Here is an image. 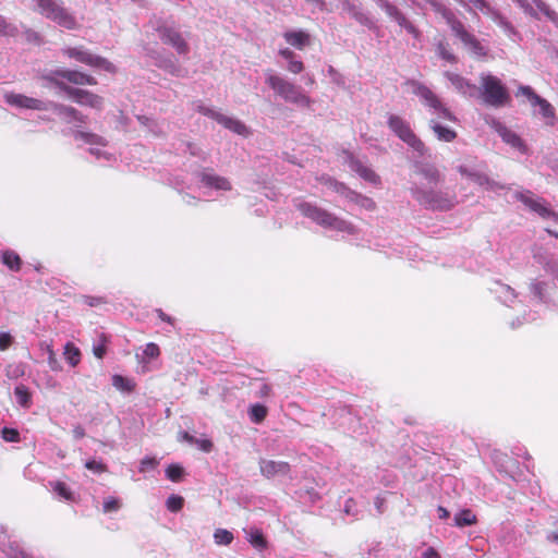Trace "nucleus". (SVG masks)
I'll list each match as a JSON object with an SVG mask.
<instances>
[{
	"label": "nucleus",
	"instance_id": "nucleus-1",
	"mask_svg": "<svg viewBox=\"0 0 558 558\" xmlns=\"http://www.w3.org/2000/svg\"><path fill=\"white\" fill-rule=\"evenodd\" d=\"M4 99L7 104L16 108L39 111L53 110L66 123L77 122L80 125H82L85 124L87 121V117L81 113L75 108L58 104L54 101H44L37 98L15 93L5 94Z\"/></svg>",
	"mask_w": 558,
	"mask_h": 558
},
{
	"label": "nucleus",
	"instance_id": "nucleus-2",
	"mask_svg": "<svg viewBox=\"0 0 558 558\" xmlns=\"http://www.w3.org/2000/svg\"><path fill=\"white\" fill-rule=\"evenodd\" d=\"M433 7L435 12L446 21L452 34L460 39L468 51L476 57H485L487 54L486 48L465 28L464 24L457 17L451 9L441 3H434Z\"/></svg>",
	"mask_w": 558,
	"mask_h": 558
},
{
	"label": "nucleus",
	"instance_id": "nucleus-3",
	"mask_svg": "<svg viewBox=\"0 0 558 558\" xmlns=\"http://www.w3.org/2000/svg\"><path fill=\"white\" fill-rule=\"evenodd\" d=\"M266 84L274 90L275 95L287 102L299 107H310L312 100L306 96L300 86H296L284 76L276 73L272 69L264 71Z\"/></svg>",
	"mask_w": 558,
	"mask_h": 558
},
{
	"label": "nucleus",
	"instance_id": "nucleus-4",
	"mask_svg": "<svg viewBox=\"0 0 558 558\" xmlns=\"http://www.w3.org/2000/svg\"><path fill=\"white\" fill-rule=\"evenodd\" d=\"M149 25L158 33L160 40L171 46L179 54L186 56L190 52V46L173 16L154 15L149 20Z\"/></svg>",
	"mask_w": 558,
	"mask_h": 558
},
{
	"label": "nucleus",
	"instance_id": "nucleus-5",
	"mask_svg": "<svg viewBox=\"0 0 558 558\" xmlns=\"http://www.w3.org/2000/svg\"><path fill=\"white\" fill-rule=\"evenodd\" d=\"M410 192L421 206L429 210L448 211L457 205L456 194L447 190L426 189L413 184Z\"/></svg>",
	"mask_w": 558,
	"mask_h": 558
},
{
	"label": "nucleus",
	"instance_id": "nucleus-6",
	"mask_svg": "<svg viewBox=\"0 0 558 558\" xmlns=\"http://www.w3.org/2000/svg\"><path fill=\"white\" fill-rule=\"evenodd\" d=\"M296 208L304 217L311 219L325 229L344 232L348 234H355L356 232L355 227L350 221L339 218L312 203L301 202L296 205Z\"/></svg>",
	"mask_w": 558,
	"mask_h": 558
},
{
	"label": "nucleus",
	"instance_id": "nucleus-7",
	"mask_svg": "<svg viewBox=\"0 0 558 558\" xmlns=\"http://www.w3.org/2000/svg\"><path fill=\"white\" fill-rule=\"evenodd\" d=\"M405 84L411 87V92L420 98L433 116L451 122L457 121V117L428 86L416 80H409Z\"/></svg>",
	"mask_w": 558,
	"mask_h": 558
},
{
	"label": "nucleus",
	"instance_id": "nucleus-8",
	"mask_svg": "<svg viewBox=\"0 0 558 558\" xmlns=\"http://www.w3.org/2000/svg\"><path fill=\"white\" fill-rule=\"evenodd\" d=\"M478 96L483 101L495 108H500L510 101L507 87L497 77L488 73L480 75Z\"/></svg>",
	"mask_w": 558,
	"mask_h": 558
},
{
	"label": "nucleus",
	"instance_id": "nucleus-9",
	"mask_svg": "<svg viewBox=\"0 0 558 558\" xmlns=\"http://www.w3.org/2000/svg\"><path fill=\"white\" fill-rule=\"evenodd\" d=\"M33 1L35 2V11L44 17L66 29H75L77 27L76 19L63 5L61 0Z\"/></svg>",
	"mask_w": 558,
	"mask_h": 558
},
{
	"label": "nucleus",
	"instance_id": "nucleus-10",
	"mask_svg": "<svg viewBox=\"0 0 558 558\" xmlns=\"http://www.w3.org/2000/svg\"><path fill=\"white\" fill-rule=\"evenodd\" d=\"M457 171L464 178L470 179L488 191L509 190L510 187L492 180L485 172L482 163L470 159L457 167Z\"/></svg>",
	"mask_w": 558,
	"mask_h": 558
},
{
	"label": "nucleus",
	"instance_id": "nucleus-11",
	"mask_svg": "<svg viewBox=\"0 0 558 558\" xmlns=\"http://www.w3.org/2000/svg\"><path fill=\"white\" fill-rule=\"evenodd\" d=\"M387 124L389 129L402 142L416 151L420 157L426 154L427 149L424 143L415 135L408 121L397 114H389Z\"/></svg>",
	"mask_w": 558,
	"mask_h": 558
},
{
	"label": "nucleus",
	"instance_id": "nucleus-12",
	"mask_svg": "<svg viewBox=\"0 0 558 558\" xmlns=\"http://www.w3.org/2000/svg\"><path fill=\"white\" fill-rule=\"evenodd\" d=\"M61 51L64 56L75 59L77 62L84 63L92 68L104 70L109 73L116 72V66L110 61L89 52L84 47H66Z\"/></svg>",
	"mask_w": 558,
	"mask_h": 558
},
{
	"label": "nucleus",
	"instance_id": "nucleus-13",
	"mask_svg": "<svg viewBox=\"0 0 558 558\" xmlns=\"http://www.w3.org/2000/svg\"><path fill=\"white\" fill-rule=\"evenodd\" d=\"M517 97L524 96L532 107H538V113L545 121L546 125L553 126L556 122L555 109L549 101L537 95L531 86L520 85L515 94Z\"/></svg>",
	"mask_w": 558,
	"mask_h": 558
},
{
	"label": "nucleus",
	"instance_id": "nucleus-14",
	"mask_svg": "<svg viewBox=\"0 0 558 558\" xmlns=\"http://www.w3.org/2000/svg\"><path fill=\"white\" fill-rule=\"evenodd\" d=\"M72 135L75 141L83 142L86 145H89L88 151L95 156L96 159L100 160L104 159L106 161H110L112 159V155L100 149V147L107 146L108 142L105 137L92 133V132H85V131H72Z\"/></svg>",
	"mask_w": 558,
	"mask_h": 558
},
{
	"label": "nucleus",
	"instance_id": "nucleus-15",
	"mask_svg": "<svg viewBox=\"0 0 558 558\" xmlns=\"http://www.w3.org/2000/svg\"><path fill=\"white\" fill-rule=\"evenodd\" d=\"M513 197L544 219L558 218V215L547 206L546 202L542 197L535 196L531 191H517Z\"/></svg>",
	"mask_w": 558,
	"mask_h": 558
},
{
	"label": "nucleus",
	"instance_id": "nucleus-16",
	"mask_svg": "<svg viewBox=\"0 0 558 558\" xmlns=\"http://www.w3.org/2000/svg\"><path fill=\"white\" fill-rule=\"evenodd\" d=\"M57 85L78 105L88 106L94 109H101L102 98L100 96L85 89L71 87L64 83L58 82Z\"/></svg>",
	"mask_w": 558,
	"mask_h": 558
},
{
	"label": "nucleus",
	"instance_id": "nucleus-17",
	"mask_svg": "<svg viewBox=\"0 0 558 558\" xmlns=\"http://www.w3.org/2000/svg\"><path fill=\"white\" fill-rule=\"evenodd\" d=\"M343 161L345 165L349 166V168L353 172H355L363 180L374 185H378L380 183L379 175L372 168H369L363 161L357 159L352 153L344 151Z\"/></svg>",
	"mask_w": 558,
	"mask_h": 558
},
{
	"label": "nucleus",
	"instance_id": "nucleus-18",
	"mask_svg": "<svg viewBox=\"0 0 558 558\" xmlns=\"http://www.w3.org/2000/svg\"><path fill=\"white\" fill-rule=\"evenodd\" d=\"M324 181L328 187H330L335 192L343 195L344 197L349 198L350 201L356 202L361 206H363L367 209L375 208V203L373 202V199L356 194L355 192L350 190L348 186H345L343 183H340L329 177L324 179Z\"/></svg>",
	"mask_w": 558,
	"mask_h": 558
},
{
	"label": "nucleus",
	"instance_id": "nucleus-19",
	"mask_svg": "<svg viewBox=\"0 0 558 558\" xmlns=\"http://www.w3.org/2000/svg\"><path fill=\"white\" fill-rule=\"evenodd\" d=\"M197 178L203 186L216 190V191H230L232 185L230 181L221 175H218L211 169H203L197 173Z\"/></svg>",
	"mask_w": 558,
	"mask_h": 558
},
{
	"label": "nucleus",
	"instance_id": "nucleus-20",
	"mask_svg": "<svg viewBox=\"0 0 558 558\" xmlns=\"http://www.w3.org/2000/svg\"><path fill=\"white\" fill-rule=\"evenodd\" d=\"M258 464L262 475L266 478L288 475L291 470L290 464L286 461L260 459Z\"/></svg>",
	"mask_w": 558,
	"mask_h": 558
},
{
	"label": "nucleus",
	"instance_id": "nucleus-21",
	"mask_svg": "<svg viewBox=\"0 0 558 558\" xmlns=\"http://www.w3.org/2000/svg\"><path fill=\"white\" fill-rule=\"evenodd\" d=\"M447 78L450 81L452 86L462 95L466 97H477L478 88L475 84L471 83L469 80L463 76L454 73H446Z\"/></svg>",
	"mask_w": 558,
	"mask_h": 558
},
{
	"label": "nucleus",
	"instance_id": "nucleus-22",
	"mask_svg": "<svg viewBox=\"0 0 558 558\" xmlns=\"http://www.w3.org/2000/svg\"><path fill=\"white\" fill-rule=\"evenodd\" d=\"M413 168L416 174L423 177L430 184H437L441 180L440 171L430 162L415 160Z\"/></svg>",
	"mask_w": 558,
	"mask_h": 558
},
{
	"label": "nucleus",
	"instance_id": "nucleus-23",
	"mask_svg": "<svg viewBox=\"0 0 558 558\" xmlns=\"http://www.w3.org/2000/svg\"><path fill=\"white\" fill-rule=\"evenodd\" d=\"M53 73L75 85H96L97 83L93 76L75 70H57Z\"/></svg>",
	"mask_w": 558,
	"mask_h": 558
},
{
	"label": "nucleus",
	"instance_id": "nucleus-24",
	"mask_svg": "<svg viewBox=\"0 0 558 558\" xmlns=\"http://www.w3.org/2000/svg\"><path fill=\"white\" fill-rule=\"evenodd\" d=\"M490 291L496 295V298L509 307H513L514 303H519L517 301L518 294L517 292L508 284L496 282Z\"/></svg>",
	"mask_w": 558,
	"mask_h": 558
},
{
	"label": "nucleus",
	"instance_id": "nucleus-25",
	"mask_svg": "<svg viewBox=\"0 0 558 558\" xmlns=\"http://www.w3.org/2000/svg\"><path fill=\"white\" fill-rule=\"evenodd\" d=\"M493 128L499 134L504 142L511 145L512 147L524 151L525 145L518 134L509 130L506 125L500 122H494Z\"/></svg>",
	"mask_w": 558,
	"mask_h": 558
},
{
	"label": "nucleus",
	"instance_id": "nucleus-26",
	"mask_svg": "<svg viewBox=\"0 0 558 558\" xmlns=\"http://www.w3.org/2000/svg\"><path fill=\"white\" fill-rule=\"evenodd\" d=\"M486 15L490 17L512 41H518L520 39L519 33L515 31L512 24L497 10L493 8L490 13H487Z\"/></svg>",
	"mask_w": 558,
	"mask_h": 558
},
{
	"label": "nucleus",
	"instance_id": "nucleus-27",
	"mask_svg": "<svg viewBox=\"0 0 558 558\" xmlns=\"http://www.w3.org/2000/svg\"><path fill=\"white\" fill-rule=\"evenodd\" d=\"M284 40L292 47L302 50L311 44V36L305 31H288L283 34Z\"/></svg>",
	"mask_w": 558,
	"mask_h": 558
},
{
	"label": "nucleus",
	"instance_id": "nucleus-28",
	"mask_svg": "<svg viewBox=\"0 0 558 558\" xmlns=\"http://www.w3.org/2000/svg\"><path fill=\"white\" fill-rule=\"evenodd\" d=\"M343 9L355 19L361 25L368 27L369 29L375 27V22L373 19L365 12H363L359 7L353 3L345 2Z\"/></svg>",
	"mask_w": 558,
	"mask_h": 558
},
{
	"label": "nucleus",
	"instance_id": "nucleus-29",
	"mask_svg": "<svg viewBox=\"0 0 558 558\" xmlns=\"http://www.w3.org/2000/svg\"><path fill=\"white\" fill-rule=\"evenodd\" d=\"M217 122L219 124L223 125L226 129H228L239 135L247 136L250 134L246 125L238 119H234V118H231V117L220 113V116H218Z\"/></svg>",
	"mask_w": 558,
	"mask_h": 558
},
{
	"label": "nucleus",
	"instance_id": "nucleus-30",
	"mask_svg": "<svg viewBox=\"0 0 558 558\" xmlns=\"http://www.w3.org/2000/svg\"><path fill=\"white\" fill-rule=\"evenodd\" d=\"M428 124L429 128L434 131L436 137L441 142L450 143L457 137L456 131L444 126L436 119H430Z\"/></svg>",
	"mask_w": 558,
	"mask_h": 558
},
{
	"label": "nucleus",
	"instance_id": "nucleus-31",
	"mask_svg": "<svg viewBox=\"0 0 558 558\" xmlns=\"http://www.w3.org/2000/svg\"><path fill=\"white\" fill-rule=\"evenodd\" d=\"M246 541L257 550H264L267 547V541L259 529H244Z\"/></svg>",
	"mask_w": 558,
	"mask_h": 558
},
{
	"label": "nucleus",
	"instance_id": "nucleus-32",
	"mask_svg": "<svg viewBox=\"0 0 558 558\" xmlns=\"http://www.w3.org/2000/svg\"><path fill=\"white\" fill-rule=\"evenodd\" d=\"M392 20H395L398 25L404 28L410 35H412L415 39L421 38V32L416 28V26L410 22L405 15L397 8L396 13L390 15Z\"/></svg>",
	"mask_w": 558,
	"mask_h": 558
},
{
	"label": "nucleus",
	"instance_id": "nucleus-33",
	"mask_svg": "<svg viewBox=\"0 0 558 558\" xmlns=\"http://www.w3.org/2000/svg\"><path fill=\"white\" fill-rule=\"evenodd\" d=\"M459 2L463 8H465L469 12L475 13L476 11H480L484 15L487 13H490V10L493 9L485 0H456Z\"/></svg>",
	"mask_w": 558,
	"mask_h": 558
},
{
	"label": "nucleus",
	"instance_id": "nucleus-34",
	"mask_svg": "<svg viewBox=\"0 0 558 558\" xmlns=\"http://www.w3.org/2000/svg\"><path fill=\"white\" fill-rule=\"evenodd\" d=\"M547 283L545 281L533 280L531 281L529 289L532 296L539 303H547Z\"/></svg>",
	"mask_w": 558,
	"mask_h": 558
},
{
	"label": "nucleus",
	"instance_id": "nucleus-35",
	"mask_svg": "<svg viewBox=\"0 0 558 558\" xmlns=\"http://www.w3.org/2000/svg\"><path fill=\"white\" fill-rule=\"evenodd\" d=\"M14 396L16 399V402L20 407L24 409H29L32 405V395L29 392V389L23 385L20 384L14 389Z\"/></svg>",
	"mask_w": 558,
	"mask_h": 558
},
{
	"label": "nucleus",
	"instance_id": "nucleus-36",
	"mask_svg": "<svg viewBox=\"0 0 558 558\" xmlns=\"http://www.w3.org/2000/svg\"><path fill=\"white\" fill-rule=\"evenodd\" d=\"M476 517L470 509H464L454 515V524L459 527L472 525L475 523Z\"/></svg>",
	"mask_w": 558,
	"mask_h": 558
},
{
	"label": "nucleus",
	"instance_id": "nucleus-37",
	"mask_svg": "<svg viewBox=\"0 0 558 558\" xmlns=\"http://www.w3.org/2000/svg\"><path fill=\"white\" fill-rule=\"evenodd\" d=\"M64 359L71 366H76L81 361L80 350L71 342L64 345L63 352Z\"/></svg>",
	"mask_w": 558,
	"mask_h": 558
},
{
	"label": "nucleus",
	"instance_id": "nucleus-38",
	"mask_svg": "<svg viewBox=\"0 0 558 558\" xmlns=\"http://www.w3.org/2000/svg\"><path fill=\"white\" fill-rule=\"evenodd\" d=\"M2 263L8 266L11 270H20L21 268V258L13 251H5L2 253Z\"/></svg>",
	"mask_w": 558,
	"mask_h": 558
},
{
	"label": "nucleus",
	"instance_id": "nucleus-39",
	"mask_svg": "<svg viewBox=\"0 0 558 558\" xmlns=\"http://www.w3.org/2000/svg\"><path fill=\"white\" fill-rule=\"evenodd\" d=\"M248 415L253 423L259 424L267 415V408L263 404L255 403L250 407Z\"/></svg>",
	"mask_w": 558,
	"mask_h": 558
},
{
	"label": "nucleus",
	"instance_id": "nucleus-40",
	"mask_svg": "<svg viewBox=\"0 0 558 558\" xmlns=\"http://www.w3.org/2000/svg\"><path fill=\"white\" fill-rule=\"evenodd\" d=\"M536 8L555 25L558 26V14L549 8L547 3L542 0H534Z\"/></svg>",
	"mask_w": 558,
	"mask_h": 558
},
{
	"label": "nucleus",
	"instance_id": "nucleus-41",
	"mask_svg": "<svg viewBox=\"0 0 558 558\" xmlns=\"http://www.w3.org/2000/svg\"><path fill=\"white\" fill-rule=\"evenodd\" d=\"M214 541L217 545H229L233 541V534L225 529H217L214 533Z\"/></svg>",
	"mask_w": 558,
	"mask_h": 558
},
{
	"label": "nucleus",
	"instance_id": "nucleus-42",
	"mask_svg": "<svg viewBox=\"0 0 558 558\" xmlns=\"http://www.w3.org/2000/svg\"><path fill=\"white\" fill-rule=\"evenodd\" d=\"M436 49H437V54H438L441 59H444V60H446V61H448V62H450V63H454V62H457V57H456V56L450 51V49H449V45H448L447 43H445V41H439V43L437 44Z\"/></svg>",
	"mask_w": 558,
	"mask_h": 558
},
{
	"label": "nucleus",
	"instance_id": "nucleus-43",
	"mask_svg": "<svg viewBox=\"0 0 558 558\" xmlns=\"http://www.w3.org/2000/svg\"><path fill=\"white\" fill-rule=\"evenodd\" d=\"M53 492L61 498V499H64V500H73V494L72 492L70 490V488L68 487V485L63 482H56L53 484Z\"/></svg>",
	"mask_w": 558,
	"mask_h": 558
},
{
	"label": "nucleus",
	"instance_id": "nucleus-44",
	"mask_svg": "<svg viewBox=\"0 0 558 558\" xmlns=\"http://www.w3.org/2000/svg\"><path fill=\"white\" fill-rule=\"evenodd\" d=\"M184 499L178 495H171L166 501L167 509L171 512H178L182 509Z\"/></svg>",
	"mask_w": 558,
	"mask_h": 558
},
{
	"label": "nucleus",
	"instance_id": "nucleus-45",
	"mask_svg": "<svg viewBox=\"0 0 558 558\" xmlns=\"http://www.w3.org/2000/svg\"><path fill=\"white\" fill-rule=\"evenodd\" d=\"M112 385L117 389L122 390V391H131L132 388H133L132 383L128 378H125V377H123L121 375H113L112 376Z\"/></svg>",
	"mask_w": 558,
	"mask_h": 558
},
{
	"label": "nucleus",
	"instance_id": "nucleus-46",
	"mask_svg": "<svg viewBox=\"0 0 558 558\" xmlns=\"http://www.w3.org/2000/svg\"><path fill=\"white\" fill-rule=\"evenodd\" d=\"M121 508V501L114 497H108L104 500L102 511L105 513L117 512Z\"/></svg>",
	"mask_w": 558,
	"mask_h": 558
},
{
	"label": "nucleus",
	"instance_id": "nucleus-47",
	"mask_svg": "<svg viewBox=\"0 0 558 558\" xmlns=\"http://www.w3.org/2000/svg\"><path fill=\"white\" fill-rule=\"evenodd\" d=\"M167 477L172 482H179L183 475V469L179 464H170L166 470Z\"/></svg>",
	"mask_w": 558,
	"mask_h": 558
},
{
	"label": "nucleus",
	"instance_id": "nucleus-48",
	"mask_svg": "<svg viewBox=\"0 0 558 558\" xmlns=\"http://www.w3.org/2000/svg\"><path fill=\"white\" fill-rule=\"evenodd\" d=\"M1 437L9 442H16L20 440V433L15 428L4 427L1 430Z\"/></svg>",
	"mask_w": 558,
	"mask_h": 558
},
{
	"label": "nucleus",
	"instance_id": "nucleus-49",
	"mask_svg": "<svg viewBox=\"0 0 558 558\" xmlns=\"http://www.w3.org/2000/svg\"><path fill=\"white\" fill-rule=\"evenodd\" d=\"M16 32V27L8 23L4 16L0 15V35L13 36Z\"/></svg>",
	"mask_w": 558,
	"mask_h": 558
},
{
	"label": "nucleus",
	"instance_id": "nucleus-50",
	"mask_svg": "<svg viewBox=\"0 0 558 558\" xmlns=\"http://www.w3.org/2000/svg\"><path fill=\"white\" fill-rule=\"evenodd\" d=\"M81 301L83 304L89 307H96L106 303V299L102 296H90V295H82Z\"/></svg>",
	"mask_w": 558,
	"mask_h": 558
},
{
	"label": "nucleus",
	"instance_id": "nucleus-51",
	"mask_svg": "<svg viewBox=\"0 0 558 558\" xmlns=\"http://www.w3.org/2000/svg\"><path fill=\"white\" fill-rule=\"evenodd\" d=\"M47 353H48L47 362H48L50 369L53 372L61 371V364L59 363L53 350L49 345L47 347Z\"/></svg>",
	"mask_w": 558,
	"mask_h": 558
},
{
	"label": "nucleus",
	"instance_id": "nucleus-52",
	"mask_svg": "<svg viewBox=\"0 0 558 558\" xmlns=\"http://www.w3.org/2000/svg\"><path fill=\"white\" fill-rule=\"evenodd\" d=\"M158 464L156 458L145 457L142 459L140 464V472H147L149 470H154Z\"/></svg>",
	"mask_w": 558,
	"mask_h": 558
},
{
	"label": "nucleus",
	"instance_id": "nucleus-53",
	"mask_svg": "<svg viewBox=\"0 0 558 558\" xmlns=\"http://www.w3.org/2000/svg\"><path fill=\"white\" fill-rule=\"evenodd\" d=\"M143 353L148 359H156L159 356L160 350L156 343L149 342L145 345Z\"/></svg>",
	"mask_w": 558,
	"mask_h": 558
},
{
	"label": "nucleus",
	"instance_id": "nucleus-54",
	"mask_svg": "<svg viewBox=\"0 0 558 558\" xmlns=\"http://www.w3.org/2000/svg\"><path fill=\"white\" fill-rule=\"evenodd\" d=\"M328 75L335 84L338 86H344V77L331 65L328 68Z\"/></svg>",
	"mask_w": 558,
	"mask_h": 558
},
{
	"label": "nucleus",
	"instance_id": "nucleus-55",
	"mask_svg": "<svg viewBox=\"0 0 558 558\" xmlns=\"http://www.w3.org/2000/svg\"><path fill=\"white\" fill-rule=\"evenodd\" d=\"M197 111L206 117H209V118L216 120V121L218 120V116H220V112H218L203 104L197 105Z\"/></svg>",
	"mask_w": 558,
	"mask_h": 558
},
{
	"label": "nucleus",
	"instance_id": "nucleus-56",
	"mask_svg": "<svg viewBox=\"0 0 558 558\" xmlns=\"http://www.w3.org/2000/svg\"><path fill=\"white\" fill-rule=\"evenodd\" d=\"M85 468L95 473H101L106 471V465L96 460H89L85 463Z\"/></svg>",
	"mask_w": 558,
	"mask_h": 558
},
{
	"label": "nucleus",
	"instance_id": "nucleus-57",
	"mask_svg": "<svg viewBox=\"0 0 558 558\" xmlns=\"http://www.w3.org/2000/svg\"><path fill=\"white\" fill-rule=\"evenodd\" d=\"M535 319H536V317H535V315H534V314H532V313H527V314H526V313H524V314L522 315V318H519V317H518L515 320H512V322L510 323V326H511V328H517V327L521 326L523 323L533 322V320H535Z\"/></svg>",
	"mask_w": 558,
	"mask_h": 558
},
{
	"label": "nucleus",
	"instance_id": "nucleus-58",
	"mask_svg": "<svg viewBox=\"0 0 558 558\" xmlns=\"http://www.w3.org/2000/svg\"><path fill=\"white\" fill-rule=\"evenodd\" d=\"M374 1H375V3H376L380 9H383V10L387 13V15H388L389 17H390V15H391L392 13H396V9H397V7H396V5H393V4H391V3H389L387 0H374Z\"/></svg>",
	"mask_w": 558,
	"mask_h": 558
},
{
	"label": "nucleus",
	"instance_id": "nucleus-59",
	"mask_svg": "<svg viewBox=\"0 0 558 558\" xmlns=\"http://www.w3.org/2000/svg\"><path fill=\"white\" fill-rule=\"evenodd\" d=\"M13 343V337L9 332H0V351L7 350Z\"/></svg>",
	"mask_w": 558,
	"mask_h": 558
},
{
	"label": "nucleus",
	"instance_id": "nucleus-60",
	"mask_svg": "<svg viewBox=\"0 0 558 558\" xmlns=\"http://www.w3.org/2000/svg\"><path fill=\"white\" fill-rule=\"evenodd\" d=\"M288 70L289 72L293 73V74H299L303 71L304 69V65H303V62L300 61V60H290L288 61Z\"/></svg>",
	"mask_w": 558,
	"mask_h": 558
},
{
	"label": "nucleus",
	"instance_id": "nucleus-61",
	"mask_svg": "<svg viewBox=\"0 0 558 558\" xmlns=\"http://www.w3.org/2000/svg\"><path fill=\"white\" fill-rule=\"evenodd\" d=\"M192 444H195L204 452H209L213 449V442L209 439L195 438Z\"/></svg>",
	"mask_w": 558,
	"mask_h": 558
},
{
	"label": "nucleus",
	"instance_id": "nucleus-62",
	"mask_svg": "<svg viewBox=\"0 0 558 558\" xmlns=\"http://www.w3.org/2000/svg\"><path fill=\"white\" fill-rule=\"evenodd\" d=\"M136 119L142 125L149 128L156 133L155 128H157V123L153 119L146 116H137Z\"/></svg>",
	"mask_w": 558,
	"mask_h": 558
},
{
	"label": "nucleus",
	"instance_id": "nucleus-63",
	"mask_svg": "<svg viewBox=\"0 0 558 558\" xmlns=\"http://www.w3.org/2000/svg\"><path fill=\"white\" fill-rule=\"evenodd\" d=\"M8 556L10 558H28L24 551L20 550L17 547L12 546L8 551Z\"/></svg>",
	"mask_w": 558,
	"mask_h": 558
},
{
	"label": "nucleus",
	"instance_id": "nucleus-64",
	"mask_svg": "<svg viewBox=\"0 0 558 558\" xmlns=\"http://www.w3.org/2000/svg\"><path fill=\"white\" fill-rule=\"evenodd\" d=\"M422 558H440V555L438 554V551L435 548L428 547L423 553Z\"/></svg>",
	"mask_w": 558,
	"mask_h": 558
}]
</instances>
